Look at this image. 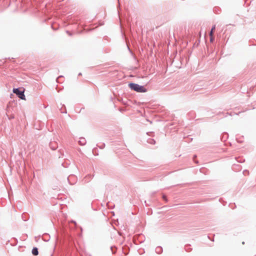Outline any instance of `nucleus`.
Instances as JSON below:
<instances>
[{
	"instance_id": "nucleus-1",
	"label": "nucleus",
	"mask_w": 256,
	"mask_h": 256,
	"mask_svg": "<svg viewBox=\"0 0 256 256\" xmlns=\"http://www.w3.org/2000/svg\"><path fill=\"white\" fill-rule=\"evenodd\" d=\"M130 88L134 91L139 92H146V89L143 86L138 85V84L130 83L128 84Z\"/></svg>"
},
{
	"instance_id": "nucleus-2",
	"label": "nucleus",
	"mask_w": 256,
	"mask_h": 256,
	"mask_svg": "<svg viewBox=\"0 0 256 256\" xmlns=\"http://www.w3.org/2000/svg\"><path fill=\"white\" fill-rule=\"evenodd\" d=\"M24 92V90L23 91H20L18 88L13 89V92L16 94L20 98L26 100Z\"/></svg>"
},
{
	"instance_id": "nucleus-4",
	"label": "nucleus",
	"mask_w": 256,
	"mask_h": 256,
	"mask_svg": "<svg viewBox=\"0 0 256 256\" xmlns=\"http://www.w3.org/2000/svg\"><path fill=\"white\" fill-rule=\"evenodd\" d=\"M215 29H216V26L214 25L212 26V30H210V36H212V35L213 36V34H214V32L215 30Z\"/></svg>"
},
{
	"instance_id": "nucleus-3",
	"label": "nucleus",
	"mask_w": 256,
	"mask_h": 256,
	"mask_svg": "<svg viewBox=\"0 0 256 256\" xmlns=\"http://www.w3.org/2000/svg\"><path fill=\"white\" fill-rule=\"evenodd\" d=\"M32 253L34 256H37L38 254V248H33Z\"/></svg>"
},
{
	"instance_id": "nucleus-5",
	"label": "nucleus",
	"mask_w": 256,
	"mask_h": 256,
	"mask_svg": "<svg viewBox=\"0 0 256 256\" xmlns=\"http://www.w3.org/2000/svg\"><path fill=\"white\" fill-rule=\"evenodd\" d=\"M210 42H212L214 40V36L212 35V36H210Z\"/></svg>"
}]
</instances>
